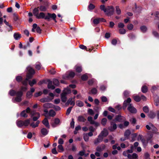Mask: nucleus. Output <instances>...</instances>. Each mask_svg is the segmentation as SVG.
Masks as SVG:
<instances>
[{
	"instance_id": "nucleus-40",
	"label": "nucleus",
	"mask_w": 159,
	"mask_h": 159,
	"mask_svg": "<svg viewBox=\"0 0 159 159\" xmlns=\"http://www.w3.org/2000/svg\"><path fill=\"white\" fill-rule=\"evenodd\" d=\"M116 11L118 15H120L121 13V10L118 6L116 7Z\"/></svg>"
},
{
	"instance_id": "nucleus-3",
	"label": "nucleus",
	"mask_w": 159,
	"mask_h": 159,
	"mask_svg": "<svg viewBox=\"0 0 159 159\" xmlns=\"http://www.w3.org/2000/svg\"><path fill=\"white\" fill-rule=\"evenodd\" d=\"M27 89L26 87L22 86L21 87L20 90L18 91L16 93V97L15 98V101L17 102H20L22 100L21 97L23 93V91H25Z\"/></svg>"
},
{
	"instance_id": "nucleus-29",
	"label": "nucleus",
	"mask_w": 159,
	"mask_h": 159,
	"mask_svg": "<svg viewBox=\"0 0 159 159\" xmlns=\"http://www.w3.org/2000/svg\"><path fill=\"white\" fill-rule=\"evenodd\" d=\"M48 114L49 116L52 117H54L56 115L55 111L52 109L49 111Z\"/></svg>"
},
{
	"instance_id": "nucleus-31",
	"label": "nucleus",
	"mask_w": 159,
	"mask_h": 159,
	"mask_svg": "<svg viewBox=\"0 0 159 159\" xmlns=\"http://www.w3.org/2000/svg\"><path fill=\"white\" fill-rule=\"evenodd\" d=\"M76 105L78 107H81L84 106L83 102L80 100L77 101L76 102Z\"/></svg>"
},
{
	"instance_id": "nucleus-37",
	"label": "nucleus",
	"mask_w": 159,
	"mask_h": 159,
	"mask_svg": "<svg viewBox=\"0 0 159 159\" xmlns=\"http://www.w3.org/2000/svg\"><path fill=\"white\" fill-rule=\"evenodd\" d=\"M88 120L91 124H93L94 123V120H93V118L91 116H89L88 117Z\"/></svg>"
},
{
	"instance_id": "nucleus-45",
	"label": "nucleus",
	"mask_w": 159,
	"mask_h": 159,
	"mask_svg": "<svg viewBox=\"0 0 159 159\" xmlns=\"http://www.w3.org/2000/svg\"><path fill=\"white\" fill-rule=\"evenodd\" d=\"M72 107H69L67 110L66 112V115L68 116L70 114L71 110H72Z\"/></svg>"
},
{
	"instance_id": "nucleus-59",
	"label": "nucleus",
	"mask_w": 159,
	"mask_h": 159,
	"mask_svg": "<svg viewBox=\"0 0 159 159\" xmlns=\"http://www.w3.org/2000/svg\"><path fill=\"white\" fill-rule=\"evenodd\" d=\"M32 95V93L31 92H30V91H28L26 94V97L28 98H30L31 97Z\"/></svg>"
},
{
	"instance_id": "nucleus-5",
	"label": "nucleus",
	"mask_w": 159,
	"mask_h": 159,
	"mask_svg": "<svg viewBox=\"0 0 159 159\" xmlns=\"http://www.w3.org/2000/svg\"><path fill=\"white\" fill-rule=\"evenodd\" d=\"M123 154L124 156H127L129 159H138V156L135 153H134L132 155L128 154L127 151H124Z\"/></svg>"
},
{
	"instance_id": "nucleus-52",
	"label": "nucleus",
	"mask_w": 159,
	"mask_h": 159,
	"mask_svg": "<svg viewBox=\"0 0 159 159\" xmlns=\"http://www.w3.org/2000/svg\"><path fill=\"white\" fill-rule=\"evenodd\" d=\"M13 19L14 20L16 21L19 20L18 16L16 13H13Z\"/></svg>"
},
{
	"instance_id": "nucleus-49",
	"label": "nucleus",
	"mask_w": 159,
	"mask_h": 159,
	"mask_svg": "<svg viewBox=\"0 0 159 159\" xmlns=\"http://www.w3.org/2000/svg\"><path fill=\"white\" fill-rule=\"evenodd\" d=\"M81 79L83 80H86L88 79V77L87 75V74H85L81 76Z\"/></svg>"
},
{
	"instance_id": "nucleus-18",
	"label": "nucleus",
	"mask_w": 159,
	"mask_h": 159,
	"mask_svg": "<svg viewBox=\"0 0 159 159\" xmlns=\"http://www.w3.org/2000/svg\"><path fill=\"white\" fill-rule=\"evenodd\" d=\"M148 117L151 119H154L155 118L156 114V113L153 111H151L148 114Z\"/></svg>"
},
{
	"instance_id": "nucleus-28",
	"label": "nucleus",
	"mask_w": 159,
	"mask_h": 159,
	"mask_svg": "<svg viewBox=\"0 0 159 159\" xmlns=\"http://www.w3.org/2000/svg\"><path fill=\"white\" fill-rule=\"evenodd\" d=\"M43 107L45 108H52L53 107V104L51 103H46L44 104Z\"/></svg>"
},
{
	"instance_id": "nucleus-16",
	"label": "nucleus",
	"mask_w": 159,
	"mask_h": 159,
	"mask_svg": "<svg viewBox=\"0 0 159 159\" xmlns=\"http://www.w3.org/2000/svg\"><path fill=\"white\" fill-rule=\"evenodd\" d=\"M49 132V130L45 128H43L41 130L42 134L44 136L47 135Z\"/></svg>"
},
{
	"instance_id": "nucleus-14",
	"label": "nucleus",
	"mask_w": 159,
	"mask_h": 159,
	"mask_svg": "<svg viewBox=\"0 0 159 159\" xmlns=\"http://www.w3.org/2000/svg\"><path fill=\"white\" fill-rule=\"evenodd\" d=\"M116 120L120 122H122L125 120V118L123 116L119 115L116 116Z\"/></svg>"
},
{
	"instance_id": "nucleus-20",
	"label": "nucleus",
	"mask_w": 159,
	"mask_h": 159,
	"mask_svg": "<svg viewBox=\"0 0 159 159\" xmlns=\"http://www.w3.org/2000/svg\"><path fill=\"white\" fill-rule=\"evenodd\" d=\"M42 123L45 126L48 128H49L50 126L49 124L47 118H45L43 121Z\"/></svg>"
},
{
	"instance_id": "nucleus-9",
	"label": "nucleus",
	"mask_w": 159,
	"mask_h": 159,
	"mask_svg": "<svg viewBox=\"0 0 159 159\" xmlns=\"http://www.w3.org/2000/svg\"><path fill=\"white\" fill-rule=\"evenodd\" d=\"M75 75L74 72L70 71V72H66V74L63 75L62 78L64 79H68L70 78L73 77Z\"/></svg>"
},
{
	"instance_id": "nucleus-64",
	"label": "nucleus",
	"mask_w": 159,
	"mask_h": 159,
	"mask_svg": "<svg viewBox=\"0 0 159 159\" xmlns=\"http://www.w3.org/2000/svg\"><path fill=\"white\" fill-rule=\"evenodd\" d=\"M95 8V6L92 4H90L89 6V9L91 10Z\"/></svg>"
},
{
	"instance_id": "nucleus-50",
	"label": "nucleus",
	"mask_w": 159,
	"mask_h": 159,
	"mask_svg": "<svg viewBox=\"0 0 159 159\" xmlns=\"http://www.w3.org/2000/svg\"><path fill=\"white\" fill-rule=\"evenodd\" d=\"M130 93V92L127 91H125L124 92L123 95L125 98H126L128 97Z\"/></svg>"
},
{
	"instance_id": "nucleus-56",
	"label": "nucleus",
	"mask_w": 159,
	"mask_h": 159,
	"mask_svg": "<svg viewBox=\"0 0 159 159\" xmlns=\"http://www.w3.org/2000/svg\"><path fill=\"white\" fill-rule=\"evenodd\" d=\"M95 80L94 79L89 80L88 81V83L89 85H92L94 83Z\"/></svg>"
},
{
	"instance_id": "nucleus-7",
	"label": "nucleus",
	"mask_w": 159,
	"mask_h": 159,
	"mask_svg": "<svg viewBox=\"0 0 159 159\" xmlns=\"http://www.w3.org/2000/svg\"><path fill=\"white\" fill-rule=\"evenodd\" d=\"M56 15L55 13L51 14L48 13L47 15L45 16V19L47 20L48 21H49L50 19H52L54 20L55 22H57V21L56 20Z\"/></svg>"
},
{
	"instance_id": "nucleus-42",
	"label": "nucleus",
	"mask_w": 159,
	"mask_h": 159,
	"mask_svg": "<svg viewBox=\"0 0 159 159\" xmlns=\"http://www.w3.org/2000/svg\"><path fill=\"white\" fill-rule=\"evenodd\" d=\"M142 91L143 93H146L148 91L147 88L146 86H144L142 88Z\"/></svg>"
},
{
	"instance_id": "nucleus-15",
	"label": "nucleus",
	"mask_w": 159,
	"mask_h": 159,
	"mask_svg": "<svg viewBox=\"0 0 159 159\" xmlns=\"http://www.w3.org/2000/svg\"><path fill=\"white\" fill-rule=\"evenodd\" d=\"M101 136L103 137H106L108 135V132L107 129H104L103 130L101 131V133L99 134Z\"/></svg>"
},
{
	"instance_id": "nucleus-13",
	"label": "nucleus",
	"mask_w": 159,
	"mask_h": 159,
	"mask_svg": "<svg viewBox=\"0 0 159 159\" xmlns=\"http://www.w3.org/2000/svg\"><path fill=\"white\" fill-rule=\"evenodd\" d=\"M103 138L101 136V135H99L98 138L96 139L94 141V144H97L99 143H100L102 142L103 140Z\"/></svg>"
},
{
	"instance_id": "nucleus-22",
	"label": "nucleus",
	"mask_w": 159,
	"mask_h": 159,
	"mask_svg": "<svg viewBox=\"0 0 159 159\" xmlns=\"http://www.w3.org/2000/svg\"><path fill=\"white\" fill-rule=\"evenodd\" d=\"M39 8L38 7L37 8H35L33 10V13L34 16H35L36 17L37 16L39 13Z\"/></svg>"
},
{
	"instance_id": "nucleus-26",
	"label": "nucleus",
	"mask_w": 159,
	"mask_h": 159,
	"mask_svg": "<svg viewBox=\"0 0 159 159\" xmlns=\"http://www.w3.org/2000/svg\"><path fill=\"white\" fill-rule=\"evenodd\" d=\"M48 89H53L55 88V86L52 85V82L50 80L48 81Z\"/></svg>"
},
{
	"instance_id": "nucleus-39",
	"label": "nucleus",
	"mask_w": 159,
	"mask_h": 159,
	"mask_svg": "<svg viewBox=\"0 0 159 159\" xmlns=\"http://www.w3.org/2000/svg\"><path fill=\"white\" fill-rule=\"evenodd\" d=\"M29 84L31 86H32L34 84L36 83V81L35 79L33 80L32 81L30 80L29 81Z\"/></svg>"
},
{
	"instance_id": "nucleus-33",
	"label": "nucleus",
	"mask_w": 159,
	"mask_h": 159,
	"mask_svg": "<svg viewBox=\"0 0 159 159\" xmlns=\"http://www.w3.org/2000/svg\"><path fill=\"white\" fill-rule=\"evenodd\" d=\"M131 132L129 130H126L125 133V136L126 137L127 139L128 138Z\"/></svg>"
},
{
	"instance_id": "nucleus-46",
	"label": "nucleus",
	"mask_w": 159,
	"mask_h": 159,
	"mask_svg": "<svg viewBox=\"0 0 159 159\" xmlns=\"http://www.w3.org/2000/svg\"><path fill=\"white\" fill-rule=\"evenodd\" d=\"M132 124L134 125L135 124L136 122V120L135 118H133L129 120Z\"/></svg>"
},
{
	"instance_id": "nucleus-6",
	"label": "nucleus",
	"mask_w": 159,
	"mask_h": 159,
	"mask_svg": "<svg viewBox=\"0 0 159 159\" xmlns=\"http://www.w3.org/2000/svg\"><path fill=\"white\" fill-rule=\"evenodd\" d=\"M114 11V9L112 6H108L107 7L105 13L108 16H111L113 14Z\"/></svg>"
},
{
	"instance_id": "nucleus-41",
	"label": "nucleus",
	"mask_w": 159,
	"mask_h": 159,
	"mask_svg": "<svg viewBox=\"0 0 159 159\" xmlns=\"http://www.w3.org/2000/svg\"><path fill=\"white\" fill-rule=\"evenodd\" d=\"M134 100L137 102H139L141 100V98L140 97L138 96H136L134 97Z\"/></svg>"
},
{
	"instance_id": "nucleus-24",
	"label": "nucleus",
	"mask_w": 159,
	"mask_h": 159,
	"mask_svg": "<svg viewBox=\"0 0 159 159\" xmlns=\"http://www.w3.org/2000/svg\"><path fill=\"white\" fill-rule=\"evenodd\" d=\"M45 14L43 12H40L37 16L36 17V18L38 19H40L41 18L43 19L45 18Z\"/></svg>"
},
{
	"instance_id": "nucleus-11",
	"label": "nucleus",
	"mask_w": 159,
	"mask_h": 159,
	"mask_svg": "<svg viewBox=\"0 0 159 159\" xmlns=\"http://www.w3.org/2000/svg\"><path fill=\"white\" fill-rule=\"evenodd\" d=\"M117 128L116 124L114 123L113 122H111V125L108 128V129L111 131H113Z\"/></svg>"
},
{
	"instance_id": "nucleus-17",
	"label": "nucleus",
	"mask_w": 159,
	"mask_h": 159,
	"mask_svg": "<svg viewBox=\"0 0 159 159\" xmlns=\"http://www.w3.org/2000/svg\"><path fill=\"white\" fill-rule=\"evenodd\" d=\"M39 9L41 11H45L48 8V7L47 5H41L38 7Z\"/></svg>"
},
{
	"instance_id": "nucleus-23",
	"label": "nucleus",
	"mask_w": 159,
	"mask_h": 159,
	"mask_svg": "<svg viewBox=\"0 0 159 159\" xmlns=\"http://www.w3.org/2000/svg\"><path fill=\"white\" fill-rule=\"evenodd\" d=\"M150 125L152 126L151 129L153 131V132L159 135V133L157 132L158 130L155 127L153 124H151Z\"/></svg>"
},
{
	"instance_id": "nucleus-53",
	"label": "nucleus",
	"mask_w": 159,
	"mask_h": 159,
	"mask_svg": "<svg viewBox=\"0 0 159 159\" xmlns=\"http://www.w3.org/2000/svg\"><path fill=\"white\" fill-rule=\"evenodd\" d=\"M143 110L145 113H148L149 112V108L148 107L145 106L143 108Z\"/></svg>"
},
{
	"instance_id": "nucleus-38",
	"label": "nucleus",
	"mask_w": 159,
	"mask_h": 159,
	"mask_svg": "<svg viewBox=\"0 0 159 159\" xmlns=\"http://www.w3.org/2000/svg\"><path fill=\"white\" fill-rule=\"evenodd\" d=\"M20 115L21 116L24 117H27L28 116L27 115L26 113L25 110L23 111L20 114Z\"/></svg>"
},
{
	"instance_id": "nucleus-4",
	"label": "nucleus",
	"mask_w": 159,
	"mask_h": 159,
	"mask_svg": "<svg viewBox=\"0 0 159 159\" xmlns=\"http://www.w3.org/2000/svg\"><path fill=\"white\" fill-rule=\"evenodd\" d=\"M30 123V119H27L24 121L20 120L16 122V124L18 126L21 127L22 126L26 127L29 125Z\"/></svg>"
},
{
	"instance_id": "nucleus-63",
	"label": "nucleus",
	"mask_w": 159,
	"mask_h": 159,
	"mask_svg": "<svg viewBox=\"0 0 159 159\" xmlns=\"http://www.w3.org/2000/svg\"><path fill=\"white\" fill-rule=\"evenodd\" d=\"M88 113L90 115H93L94 114V112L93 110L91 109H89L88 111Z\"/></svg>"
},
{
	"instance_id": "nucleus-62",
	"label": "nucleus",
	"mask_w": 159,
	"mask_h": 159,
	"mask_svg": "<svg viewBox=\"0 0 159 159\" xmlns=\"http://www.w3.org/2000/svg\"><path fill=\"white\" fill-rule=\"evenodd\" d=\"M70 125L72 128H74L75 126V122L73 118L72 119V121L70 123Z\"/></svg>"
},
{
	"instance_id": "nucleus-12",
	"label": "nucleus",
	"mask_w": 159,
	"mask_h": 159,
	"mask_svg": "<svg viewBox=\"0 0 159 159\" xmlns=\"http://www.w3.org/2000/svg\"><path fill=\"white\" fill-rule=\"evenodd\" d=\"M106 148V146L104 144H102L100 146H98L96 148L97 151L101 152L104 150Z\"/></svg>"
},
{
	"instance_id": "nucleus-36",
	"label": "nucleus",
	"mask_w": 159,
	"mask_h": 159,
	"mask_svg": "<svg viewBox=\"0 0 159 159\" xmlns=\"http://www.w3.org/2000/svg\"><path fill=\"white\" fill-rule=\"evenodd\" d=\"M91 92L92 94H96L97 92V90L96 88H93L91 90Z\"/></svg>"
},
{
	"instance_id": "nucleus-35",
	"label": "nucleus",
	"mask_w": 159,
	"mask_h": 159,
	"mask_svg": "<svg viewBox=\"0 0 159 159\" xmlns=\"http://www.w3.org/2000/svg\"><path fill=\"white\" fill-rule=\"evenodd\" d=\"M17 92H16L13 90H11L9 92V94L11 96H14L15 94L16 95Z\"/></svg>"
},
{
	"instance_id": "nucleus-60",
	"label": "nucleus",
	"mask_w": 159,
	"mask_h": 159,
	"mask_svg": "<svg viewBox=\"0 0 159 159\" xmlns=\"http://www.w3.org/2000/svg\"><path fill=\"white\" fill-rule=\"evenodd\" d=\"M133 25L131 24H129L127 25V28L129 30H132L133 28Z\"/></svg>"
},
{
	"instance_id": "nucleus-2",
	"label": "nucleus",
	"mask_w": 159,
	"mask_h": 159,
	"mask_svg": "<svg viewBox=\"0 0 159 159\" xmlns=\"http://www.w3.org/2000/svg\"><path fill=\"white\" fill-rule=\"evenodd\" d=\"M27 69L28 70V72L26 75V78L22 82L23 84L25 86L27 85L28 80L32 78L35 73L34 70L30 67H27Z\"/></svg>"
},
{
	"instance_id": "nucleus-61",
	"label": "nucleus",
	"mask_w": 159,
	"mask_h": 159,
	"mask_svg": "<svg viewBox=\"0 0 159 159\" xmlns=\"http://www.w3.org/2000/svg\"><path fill=\"white\" fill-rule=\"evenodd\" d=\"M93 22L95 24H98L100 22L99 18L95 19L93 20Z\"/></svg>"
},
{
	"instance_id": "nucleus-58",
	"label": "nucleus",
	"mask_w": 159,
	"mask_h": 159,
	"mask_svg": "<svg viewBox=\"0 0 159 159\" xmlns=\"http://www.w3.org/2000/svg\"><path fill=\"white\" fill-rule=\"evenodd\" d=\"M76 70L77 72H80L82 71V68L81 67L79 66H76Z\"/></svg>"
},
{
	"instance_id": "nucleus-48",
	"label": "nucleus",
	"mask_w": 159,
	"mask_h": 159,
	"mask_svg": "<svg viewBox=\"0 0 159 159\" xmlns=\"http://www.w3.org/2000/svg\"><path fill=\"white\" fill-rule=\"evenodd\" d=\"M119 32L121 34H124L126 33V30L124 29L121 28L119 30Z\"/></svg>"
},
{
	"instance_id": "nucleus-32",
	"label": "nucleus",
	"mask_w": 159,
	"mask_h": 159,
	"mask_svg": "<svg viewBox=\"0 0 159 159\" xmlns=\"http://www.w3.org/2000/svg\"><path fill=\"white\" fill-rule=\"evenodd\" d=\"M77 120L80 122H84L86 120L85 118L82 116H80L78 117Z\"/></svg>"
},
{
	"instance_id": "nucleus-51",
	"label": "nucleus",
	"mask_w": 159,
	"mask_h": 159,
	"mask_svg": "<svg viewBox=\"0 0 159 159\" xmlns=\"http://www.w3.org/2000/svg\"><path fill=\"white\" fill-rule=\"evenodd\" d=\"M35 65L36 68L38 70H40L41 67V64L39 62H37Z\"/></svg>"
},
{
	"instance_id": "nucleus-30",
	"label": "nucleus",
	"mask_w": 159,
	"mask_h": 159,
	"mask_svg": "<svg viewBox=\"0 0 159 159\" xmlns=\"http://www.w3.org/2000/svg\"><path fill=\"white\" fill-rule=\"evenodd\" d=\"M67 103H69L70 105L74 106L75 105V102L74 100H72V98H70L67 101Z\"/></svg>"
},
{
	"instance_id": "nucleus-8",
	"label": "nucleus",
	"mask_w": 159,
	"mask_h": 159,
	"mask_svg": "<svg viewBox=\"0 0 159 159\" xmlns=\"http://www.w3.org/2000/svg\"><path fill=\"white\" fill-rule=\"evenodd\" d=\"M66 89H65L63 92L61 94V100L63 102H65L67 100L66 95L69 93L70 92V90L66 91Z\"/></svg>"
},
{
	"instance_id": "nucleus-25",
	"label": "nucleus",
	"mask_w": 159,
	"mask_h": 159,
	"mask_svg": "<svg viewBox=\"0 0 159 159\" xmlns=\"http://www.w3.org/2000/svg\"><path fill=\"white\" fill-rule=\"evenodd\" d=\"M140 140L142 142V143H143V146L144 147H145L147 143H148V140L147 141L146 140H145V139L142 137H140Z\"/></svg>"
},
{
	"instance_id": "nucleus-55",
	"label": "nucleus",
	"mask_w": 159,
	"mask_h": 159,
	"mask_svg": "<svg viewBox=\"0 0 159 159\" xmlns=\"http://www.w3.org/2000/svg\"><path fill=\"white\" fill-rule=\"evenodd\" d=\"M100 8L101 10L103 11L105 13L106 12L107 8H105V6L103 5H102L100 6Z\"/></svg>"
},
{
	"instance_id": "nucleus-44",
	"label": "nucleus",
	"mask_w": 159,
	"mask_h": 159,
	"mask_svg": "<svg viewBox=\"0 0 159 159\" xmlns=\"http://www.w3.org/2000/svg\"><path fill=\"white\" fill-rule=\"evenodd\" d=\"M53 83L56 86H58L59 83L58 80L56 79H54L53 80Z\"/></svg>"
},
{
	"instance_id": "nucleus-34",
	"label": "nucleus",
	"mask_w": 159,
	"mask_h": 159,
	"mask_svg": "<svg viewBox=\"0 0 159 159\" xmlns=\"http://www.w3.org/2000/svg\"><path fill=\"white\" fill-rule=\"evenodd\" d=\"M79 48L82 49H86L87 51H89V52H90L91 51V50H90V49H89V50L87 49V47L86 46H84L83 45H80L79 46Z\"/></svg>"
},
{
	"instance_id": "nucleus-54",
	"label": "nucleus",
	"mask_w": 159,
	"mask_h": 159,
	"mask_svg": "<svg viewBox=\"0 0 159 159\" xmlns=\"http://www.w3.org/2000/svg\"><path fill=\"white\" fill-rule=\"evenodd\" d=\"M52 108H53L56 111H60L61 109V108L59 106H55L53 105V107Z\"/></svg>"
},
{
	"instance_id": "nucleus-10",
	"label": "nucleus",
	"mask_w": 159,
	"mask_h": 159,
	"mask_svg": "<svg viewBox=\"0 0 159 159\" xmlns=\"http://www.w3.org/2000/svg\"><path fill=\"white\" fill-rule=\"evenodd\" d=\"M31 117H33V120L34 121H37V120L40 117V114L38 112H36L34 111H32L31 112Z\"/></svg>"
},
{
	"instance_id": "nucleus-27",
	"label": "nucleus",
	"mask_w": 159,
	"mask_h": 159,
	"mask_svg": "<svg viewBox=\"0 0 159 159\" xmlns=\"http://www.w3.org/2000/svg\"><path fill=\"white\" fill-rule=\"evenodd\" d=\"M60 121V120L59 119H55L54 120V123L52 124V126L54 127H56L57 125L59 124Z\"/></svg>"
},
{
	"instance_id": "nucleus-1",
	"label": "nucleus",
	"mask_w": 159,
	"mask_h": 159,
	"mask_svg": "<svg viewBox=\"0 0 159 159\" xmlns=\"http://www.w3.org/2000/svg\"><path fill=\"white\" fill-rule=\"evenodd\" d=\"M131 100L130 98H128L126 100H125L123 103L122 108L123 110L126 109V107L128 106L127 110L131 113L135 114L137 112V110L135 108L133 104L130 103Z\"/></svg>"
},
{
	"instance_id": "nucleus-43",
	"label": "nucleus",
	"mask_w": 159,
	"mask_h": 159,
	"mask_svg": "<svg viewBox=\"0 0 159 159\" xmlns=\"http://www.w3.org/2000/svg\"><path fill=\"white\" fill-rule=\"evenodd\" d=\"M147 28L145 26H143L140 27V30L143 32H145L147 30Z\"/></svg>"
},
{
	"instance_id": "nucleus-21",
	"label": "nucleus",
	"mask_w": 159,
	"mask_h": 159,
	"mask_svg": "<svg viewBox=\"0 0 159 159\" xmlns=\"http://www.w3.org/2000/svg\"><path fill=\"white\" fill-rule=\"evenodd\" d=\"M40 123L39 120H37L36 123L35 124L34 122L31 123L30 124V126H31L33 128H35L38 126L39 124Z\"/></svg>"
},
{
	"instance_id": "nucleus-19",
	"label": "nucleus",
	"mask_w": 159,
	"mask_h": 159,
	"mask_svg": "<svg viewBox=\"0 0 159 159\" xmlns=\"http://www.w3.org/2000/svg\"><path fill=\"white\" fill-rule=\"evenodd\" d=\"M14 39L16 40L19 39L21 37V35L18 33H15L13 35Z\"/></svg>"
},
{
	"instance_id": "nucleus-57",
	"label": "nucleus",
	"mask_w": 159,
	"mask_h": 159,
	"mask_svg": "<svg viewBox=\"0 0 159 159\" xmlns=\"http://www.w3.org/2000/svg\"><path fill=\"white\" fill-rule=\"evenodd\" d=\"M84 139L85 141H88L89 140V138L87 134H84Z\"/></svg>"
},
{
	"instance_id": "nucleus-47",
	"label": "nucleus",
	"mask_w": 159,
	"mask_h": 159,
	"mask_svg": "<svg viewBox=\"0 0 159 159\" xmlns=\"http://www.w3.org/2000/svg\"><path fill=\"white\" fill-rule=\"evenodd\" d=\"M107 122V119L106 118H103L101 120V124L103 125H105Z\"/></svg>"
}]
</instances>
